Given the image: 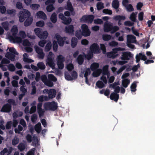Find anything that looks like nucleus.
I'll return each instance as SVG.
<instances>
[{
    "label": "nucleus",
    "mask_w": 155,
    "mask_h": 155,
    "mask_svg": "<svg viewBox=\"0 0 155 155\" xmlns=\"http://www.w3.org/2000/svg\"><path fill=\"white\" fill-rule=\"evenodd\" d=\"M47 93L48 94V96H47V97L49 100L50 99L53 98L55 97L56 91L55 90L53 89H50L49 90L45 89L43 91V93L44 94Z\"/></svg>",
    "instance_id": "nucleus-13"
},
{
    "label": "nucleus",
    "mask_w": 155,
    "mask_h": 155,
    "mask_svg": "<svg viewBox=\"0 0 155 155\" xmlns=\"http://www.w3.org/2000/svg\"><path fill=\"white\" fill-rule=\"evenodd\" d=\"M113 18L115 20H118L119 21L118 24L119 25L121 24L120 21L121 20H124L125 19V17L124 16H121L120 15H117L114 17Z\"/></svg>",
    "instance_id": "nucleus-31"
},
{
    "label": "nucleus",
    "mask_w": 155,
    "mask_h": 155,
    "mask_svg": "<svg viewBox=\"0 0 155 155\" xmlns=\"http://www.w3.org/2000/svg\"><path fill=\"white\" fill-rule=\"evenodd\" d=\"M12 35H9L8 33L7 34V36L8 38L10 41L13 42H19L21 41V38L16 36L18 32L17 27L16 25L13 26L11 31Z\"/></svg>",
    "instance_id": "nucleus-2"
},
{
    "label": "nucleus",
    "mask_w": 155,
    "mask_h": 155,
    "mask_svg": "<svg viewBox=\"0 0 155 155\" xmlns=\"http://www.w3.org/2000/svg\"><path fill=\"white\" fill-rule=\"evenodd\" d=\"M48 78L49 79L53 81H57L56 78L52 74H49L48 75Z\"/></svg>",
    "instance_id": "nucleus-58"
},
{
    "label": "nucleus",
    "mask_w": 155,
    "mask_h": 155,
    "mask_svg": "<svg viewBox=\"0 0 155 155\" xmlns=\"http://www.w3.org/2000/svg\"><path fill=\"white\" fill-rule=\"evenodd\" d=\"M23 61L26 62L31 63L34 61L28 58V54L25 53L23 54Z\"/></svg>",
    "instance_id": "nucleus-36"
},
{
    "label": "nucleus",
    "mask_w": 155,
    "mask_h": 155,
    "mask_svg": "<svg viewBox=\"0 0 155 155\" xmlns=\"http://www.w3.org/2000/svg\"><path fill=\"white\" fill-rule=\"evenodd\" d=\"M36 51L38 54V57L40 59H43L45 56V54L42 49L37 46L35 47Z\"/></svg>",
    "instance_id": "nucleus-22"
},
{
    "label": "nucleus",
    "mask_w": 155,
    "mask_h": 155,
    "mask_svg": "<svg viewBox=\"0 0 155 155\" xmlns=\"http://www.w3.org/2000/svg\"><path fill=\"white\" fill-rule=\"evenodd\" d=\"M77 39L75 38H72L71 41V46L72 47H74L77 45Z\"/></svg>",
    "instance_id": "nucleus-48"
},
{
    "label": "nucleus",
    "mask_w": 155,
    "mask_h": 155,
    "mask_svg": "<svg viewBox=\"0 0 155 155\" xmlns=\"http://www.w3.org/2000/svg\"><path fill=\"white\" fill-rule=\"evenodd\" d=\"M65 31L66 32L69 34H73L74 26L72 25L67 26L65 27Z\"/></svg>",
    "instance_id": "nucleus-26"
},
{
    "label": "nucleus",
    "mask_w": 155,
    "mask_h": 155,
    "mask_svg": "<svg viewBox=\"0 0 155 155\" xmlns=\"http://www.w3.org/2000/svg\"><path fill=\"white\" fill-rule=\"evenodd\" d=\"M11 153V151H8L7 148H5L0 152L1 155H10Z\"/></svg>",
    "instance_id": "nucleus-38"
},
{
    "label": "nucleus",
    "mask_w": 155,
    "mask_h": 155,
    "mask_svg": "<svg viewBox=\"0 0 155 155\" xmlns=\"http://www.w3.org/2000/svg\"><path fill=\"white\" fill-rule=\"evenodd\" d=\"M111 36L110 35L104 34L102 35V38L104 41H109L111 39Z\"/></svg>",
    "instance_id": "nucleus-46"
},
{
    "label": "nucleus",
    "mask_w": 155,
    "mask_h": 155,
    "mask_svg": "<svg viewBox=\"0 0 155 155\" xmlns=\"http://www.w3.org/2000/svg\"><path fill=\"white\" fill-rule=\"evenodd\" d=\"M39 140L38 138L34 136L32 138V145L33 146H37L39 144Z\"/></svg>",
    "instance_id": "nucleus-41"
},
{
    "label": "nucleus",
    "mask_w": 155,
    "mask_h": 155,
    "mask_svg": "<svg viewBox=\"0 0 155 155\" xmlns=\"http://www.w3.org/2000/svg\"><path fill=\"white\" fill-rule=\"evenodd\" d=\"M11 109V106L8 104L5 105L2 108L1 111L5 112H9Z\"/></svg>",
    "instance_id": "nucleus-30"
},
{
    "label": "nucleus",
    "mask_w": 155,
    "mask_h": 155,
    "mask_svg": "<svg viewBox=\"0 0 155 155\" xmlns=\"http://www.w3.org/2000/svg\"><path fill=\"white\" fill-rule=\"evenodd\" d=\"M41 79L45 84L49 87H51L53 85V83L47 80V76L45 75H43L41 76Z\"/></svg>",
    "instance_id": "nucleus-23"
},
{
    "label": "nucleus",
    "mask_w": 155,
    "mask_h": 155,
    "mask_svg": "<svg viewBox=\"0 0 155 155\" xmlns=\"http://www.w3.org/2000/svg\"><path fill=\"white\" fill-rule=\"evenodd\" d=\"M104 13L109 15H111L112 13V11L111 10L108 9H104L103 10Z\"/></svg>",
    "instance_id": "nucleus-64"
},
{
    "label": "nucleus",
    "mask_w": 155,
    "mask_h": 155,
    "mask_svg": "<svg viewBox=\"0 0 155 155\" xmlns=\"http://www.w3.org/2000/svg\"><path fill=\"white\" fill-rule=\"evenodd\" d=\"M136 60L137 62H138L140 60V59H141L144 61L146 60L147 59V57L145 55L142 54L141 53H140L139 54L136 55Z\"/></svg>",
    "instance_id": "nucleus-27"
},
{
    "label": "nucleus",
    "mask_w": 155,
    "mask_h": 155,
    "mask_svg": "<svg viewBox=\"0 0 155 155\" xmlns=\"http://www.w3.org/2000/svg\"><path fill=\"white\" fill-rule=\"evenodd\" d=\"M1 25L6 30H8L9 27L10 25L7 21H5L2 23Z\"/></svg>",
    "instance_id": "nucleus-40"
},
{
    "label": "nucleus",
    "mask_w": 155,
    "mask_h": 155,
    "mask_svg": "<svg viewBox=\"0 0 155 155\" xmlns=\"http://www.w3.org/2000/svg\"><path fill=\"white\" fill-rule=\"evenodd\" d=\"M58 45L57 41L54 40L53 43V48L54 51H56L57 50Z\"/></svg>",
    "instance_id": "nucleus-50"
},
{
    "label": "nucleus",
    "mask_w": 155,
    "mask_h": 155,
    "mask_svg": "<svg viewBox=\"0 0 155 155\" xmlns=\"http://www.w3.org/2000/svg\"><path fill=\"white\" fill-rule=\"evenodd\" d=\"M90 51L85 57L88 60L91 59L93 56V53L98 54L100 52L99 45L96 43L92 44L90 47Z\"/></svg>",
    "instance_id": "nucleus-4"
},
{
    "label": "nucleus",
    "mask_w": 155,
    "mask_h": 155,
    "mask_svg": "<svg viewBox=\"0 0 155 155\" xmlns=\"http://www.w3.org/2000/svg\"><path fill=\"white\" fill-rule=\"evenodd\" d=\"M36 15L37 17L40 18H41L45 20L47 18L46 15L43 12L41 11L38 12L36 14Z\"/></svg>",
    "instance_id": "nucleus-29"
},
{
    "label": "nucleus",
    "mask_w": 155,
    "mask_h": 155,
    "mask_svg": "<svg viewBox=\"0 0 155 155\" xmlns=\"http://www.w3.org/2000/svg\"><path fill=\"white\" fill-rule=\"evenodd\" d=\"M19 38H21V41L19 42H13V43H20L21 42L22 39L25 38L26 36V34L24 31H20L18 34ZM18 37V36H17Z\"/></svg>",
    "instance_id": "nucleus-33"
},
{
    "label": "nucleus",
    "mask_w": 155,
    "mask_h": 155,
    "mask_svg": "<svg viewBox=\"0 0 155 155\" xmlns=\"http://www.w3.org/2000/svg\"><path fill=\"white\" fill-rule=\"evenodd\" d=\"M54 39L57 40L59 45L60 46H63L64 41L66 40L65 42L67 44L68 43L69 41L68 40H66L67 39V38H62L58 34L55 35Z\"/></svg>",
    "instance_id": "nucleus-14"
},
{
    "label": "nucleus",
    "mask_w": 155,
    "mask_h": 155,
    "mask_svg": "<svg viewBox=\"0 0 155 155\" xmlns=\"http://www.w3.org/2000/svg\"><path fill=\"white\" fill-rule=\"evenodd\" d=\"M82 31L80 30L77 31L75 33L76 36L78 38L81 39L82 35L85 37L89 36L91 34L90 31L87 26L85 24L82 25L81 27Z\"/></svg>",
    "instance_id": "nucleus-3"
},
{
    "label": "nucleus",
    "mask_w": 155,
    "mask_h": 155,
    "mask_svg": "<svg viewBox=\"0 0 155 155\" xmlns=\"http://www.w3.org/2000/svg\"><path fill=\"white\" fill-rule=\"evenodd\" d=\"M94 18L92 15H84L81 19V21L83 22L91 23L92 21Z\"/></svg>",
    "instance_id": "nucleus-18"
},
{
    "label": "nucleus",
    "mask_w": 155,
    "mask_h": 155,
    "mask_svg": "<svg viewBox=\"0 0 155 155\" xmlns=\"http://www.w3.org/2000/svg\"><path fill=\"white\" fill-rule=\"evenodd\" d=\"M101 81H99L96 83V85L99 88L104 87L107 82L106 77L104 75L101 76Z\"/></svg>",
    "instance_id": "nucleus-16"
},
{
    "label": "nucleus",
    "mask_w": 155,
    "mask_h": 155,
    "mask_svg": "<svg viewBox=\"0 0 155 155\" xmlns=\"http://www.w3.org/2000/svg\"><path fill=\"white\" fill-rule=\"evenodd\" d=\"M66 68L68 71H70L74 69V66L72 64L70 63L67 65Z\"/></svg>",
    "instance_id": "nucleus-59"
},
{
    "label": "nucleus",
    "mask_w": 155,
    "mask_h": 155,
    "mask_svg": "<svg viewBox=\"0 0 155 155\" xmlns=\"http://www.w3.org/2000/svg\"><path fill=\"white\" fill-rule=\"evenodd\" d=\"M57 65L59 69H62L64 67L63 62L64 61V58L61 55L57 56Z\"/></svg>",
    "instance_id": "nucleus-15"
},
{
    "label": "nucleus",
    "mask_w": 155,
    "mask_h": 155,
    "mask_svg": "<svg viewBox=\"0 0 155 155\" xmlns=\"http://www.w3.org/2000/svg\"><path fill=\"white\" fill-rule=\"evenodd\" d=\"M130 84V81L127 79H124L122 81V85L124 87H127Z\"/></svg>",
    "instance_id": "nucleus-42"
},
{
    "label": "nucleus",
    "mask_w": 155,
    "mask_h": 155,
    "mask_svg": "<svg viewBox=\"0 0 155 155\" xmlns=\"http://www.w3.org/2000/svg\"><path fill=\"white\" fill-rule=\"evenodd\" d=\"M97 6L98 10H99L104 8L103 4L101 2H98L97 5Z\"/></svg>",
    "instance_id": "nucleus-63"
},
{
    "label": "nucleus",
    "mask_w": 155,
    "mask_h": 155,
    "mask_svg": "<svg viewBox=\"0 0 155 155\" xmlns=\"http://www.w3.org/2000/svg\"><path fill=\"white\" fill-rule=\"evenodd\" d=\"M119 29L117 26H113L112 23L108 21L105 22L104 25V30L105 32L110 31L111 33H114Z\"/></svg>",
    "instance_id": "nucleus-6"
},
{
    "label": "nucleus",
    "mask_w": 155,
    "mask_h": 155,
    "mask_svg": "<svg viewBox=\"0 0 155 155\" xmlns=\"http://www.w3.org/2000/svg\"><path fill=\"white\" fill-rule=\"evenodd\" d=\"M48 98L47 96L41 95L39 96L38 98V101L40 102H42L44 101H48Z\"/></svg>",
    "instance_id": "nucleus-43"
},
{
    "label": "nucleus",
    "mask_w": 155,
    "mask_h": 155,
    "mask_svg": "<svg viewBox=\"0 0 155 155\" xmlns=\"http://www.w3.org/2000/svg\"><path fill=\"white\" fill-rule=\"evenodd\" d=\"M22 45L26 47L25 49L27 52H31L32 51V49L31 47V44L28 40H24L23 41Z\"/></svg>",
    "instance_id": "nucleus-17"
},
{
    "label": "nucleus",
    "mask_w": 155,
    "mask_h": 155,
    "mask_svg": "<svg viewBox=\"0 0 155 155\" xmlns=\"http://www.w3.org/2000/svg\"><path fill=\"white\" fill-rule=\"evenodd\" d=\"M48 5L47 7V10L49 12L52 11L54 9L53 6L52 5Z\"/></svg>",
    "instance_id": "nucleus-60"
},
{
    "label": "nucleus",
    "mask_w": 155,
    "mask_h": 155,
    "mask_svg": "<svg viewBox=\"0 0 155 155\" xmlns=\"http://www.w3.org/2000/svg\"><path fill=\"white\" fill-rule=\"evenodd\" d=\"M109 66L108 65H106L104 66L103 68L102 75H107V77L110 76V73L108 71Z\"/></svg>",
    "instance_id": "nucleus-28"
},
{
    "label": "nucleus",
    "mask_w": 155,
    "mask_h": 155,
    "mask_svg": "<svg viewBox=\"0 0 155 155\" xmlns=\"http://www.w3.org/2000/svg\"><path fill=\"white\" fill-rule=\"evenodd\" d=\"M52 45L51 42H48L46 44L45 48V50L46 51H48L50 50L51 48Z\"/></svg>",
    "instance_id": "nucleus-47"
},
{
    "label": "nucleus",
    "mask_w": 155,
    "mask_h": 155,
    "mask_svg": "<svg viewBox=\"0 0 155 155\" xmlns=\"http://www.w3.org/2000/svg\"><path fill=\"white\" fill-rule=\"evenodd\" d=\"M110 98L111 100H114L117 102L119 98V94L115 92L112 93L110 95Z\"/></svg>",
    "instance_id": "nucleus-32"
},
{
    "label": "nucleus",
    "mask_w": 155,
    "mask_h": 155,
    "mask_svg": "<svg viewBox=\"0 0 155 155\" xmlns=\"http://www.w3.org/2000/svg\"><path fill=\"white\" fill-rule=\"evenodd\" d=\"M125 7L128 12H130L134 10V8L131 4H128Z\"/></svg>",
    "instance_id": "nucleus-52"
},
{
    "label": "nucleus",
    "mask_w": 155,
    "mask_h": 155,
    "mask_svg": "<svg viewBox=\"0 0 155 155\" xmlns=\"http://www.w3.org/2000/svg\"><path fill=\"white\" fill-rule=\"evenodd\" d=\"M59 17L63 21V23L65 24H68L71 22V18H67L62 14H60Z\"/></svg>",
    "instance_id": "nucleus-21"
},
{
    "label": "nucleus",
    "mask_w": 155,
    "mask_h": 155,
    "mask_svg": "<svg viewBox=\"0 0 155 155\" xmlns=\"http://www.w3.org/2000/svg\"><path fill=\"white\" fill-rule=\"evenodd\" d=\"M25 148V145L22 143H20L18 146V149L21 151L23 150Z\"/></svg>",
    "instance_id": "nucleus-56"
},
{
    "label": "nucleus",
    "mask_w": 155,
    "mask_h": 155,
    "mask_svg": "<svg viewBox=\"0 0 155 155\" xmlns=\"http://www.w3.org/2000/svg\"><path fill=\"white\" fill-rule=\"evenodd\" d=\"M77 74L76 72L74 71L71 73V76L68 75V73H66L65 74V78L68 80H72L77 78Z\"/></svg>",
    "instance_id": "nucleus-20"
},
{
    "label": "nucleus",
    "mask_w": 155,
    "mask_h": 155,
    "mask_svg": "<svg viewBox=\"0 0 155 155\" xmlns=\"http://www.w3.org/2000/svg\"><path fill=\"white\" fill-rule=\"evenodd\" d=\"M70 11L72 15H74V12H73V9L71 3L69 2H68L67 3V8H65Z\"/></svg>",
    "instance_id": "nucleus-34"
},
{
    "label": "nucleus",
    "mask_w": 155,
    "mask_h": 155,
    "mask_svg": "<svg viewBox=\"0 0 155 155\" xmlns=\"http://www.w3.org/2000/svg\"><path fill=\"white\" fill-rule=\"evenodd\" d=\"M127 45L131 49H135L134 46L131 43L136 42V37L132 35H128L127 36Z\"/></svg>",
    "instance_id": "nucleus-11"
},
{
    "label": "nucleus",
    "mask_w": 155,
    "mask_h": 155,
    "mask_svg": "<svg viewBox=\"0 0 155 155\" xmlns=\"http://www.w3.org/2000/svg\"><path fill=\"white\" fill-rule=\"evenodd\" d=\"M137 12H133L130 15V18L133 21H135L136 20V18Z\"/></svg>",
    "instance_id": "nucleus-45"
},
{
    "label": "nucleus",
    "mask_w": 155,
    "mask_h": 155,
    "mask_svg": "<svg viewBox=\"0 0 155 155\" xmlns=\"http://www.w3.org/2000/svg\"><path fill=\"white\" fill-rule=\"evenodd\" d=\"M84 77L86 79V83L90 85L88 83L87 80V77L90 75L91 74V71L90 69L89 68H86L84 70Z\"/></svg>",
    "instance_id": "nucleus-25"
},
{
    "label": "nucleus",
    "mask_w": 155,
    "mask_h": 155,
    "mask_svg": "<svg viewBox=\"0 0 155 155\" xmlns=\"http://www.w3.org/2000/svg\"><path fill=\"white\" fill-rule=\"evenodd\" d=\"M35 128L37 133H39L41 130V125L40 123H38L35 126Z\"/></svg>",
    "instance_id": "nucleus-39"
},
{
    "label": "nucleus",
    "mask_w": 155,
    "mask_h": 155,
    "mask_svg": "<svg viewBox=\"0 0 155 155\" xmlns=\"http://www.w3.org/2000/svg\"><path fill=\"white\" fill-rule=\"evenodd\" d=\"M10 62L6 58H3L2 61L1 63H0V67L2 68L3 71H5L7 70V68L6 66H4L3 64H8Z\"/></svg>",
    "instance_id": "nucleus-24"
},
{
    "label": "nucleus",
    "mask_w": 155,
    "mask_h": 155,
    "mask_svg": "<svg viewBox=\"0 0 155 155\" xmlns=\"http://www.w3.org/2000/svg\"><path fill=\"white\" fill-rule=\"evenodd\" d=\"M119 2L117 0H114L112 3V6L113 8L116 10L117 12L118 10L117 9L119 6Z\"/></svg>",
    "instance_id": "nucleus-35"
},
{
    "label": "nucleus",
    "mask_w": 155,
    "mask_h": 155,
    "mask_svg": "<svg viewBox=\"0 0 155 155\" xmlns=\"http://www.w3.org/2000/svg\"><path fill=\"white\" fill-rule=\"evenodd\" d=\"M47 59L46 60V65H48L52 69H54L55 68V64L54 61V54L52 52H50L47 56Z\"/></svg>",
    "instance_id": "nucleus-8"
},
{
    "label": "nucleus",
    "mask_w": 155,
    "mask_h": 155,
    "mask_svg": "<svg viewBox=\"0 0 155 155\" xmlns=\"http://www.w3.org/2000/svg\"><path fill=\"white\" fill-rule=\"evenodd\" d=\"M19 17V21L20 22H23L25 18L28 17L24 23L25 26H28L30 25L32 23L33 18L29 17L31 16V13L28 10L24 9L22 11H21L18 14Z\"/></svg>",
    "instance_id": "nucleus-1"
},
{
    "label": "nucleus",
    "mask_w": 155,
    "mask_h": 155,
    "mask_svg": "<svg viewBox=\"0 0 155 155\" xmlns=\"http://www.w3.org/2000/svg\"><path fill=\"white\" fill-rule=\"evenodd\" d=\"M36 26L39 27H43L45 25V22L43 21H39L36 23Z\"/></svg>",
    "instance_id": "nucleus-51"
},
{
    "label": "nucleus",
    "mask_w": 155,
    "mask_h": 155,
    "mask_svg": "<svg viewBox=\"0 0 155 155\" xmlns=\"http://www.w3.org/2000/svg\"><path fill=\"white\" fill-rule=\"evenodd\" d=\"M51 110H55L58 108V104L54 101L50 102Z\"/></svg>",
    "instance_id": "nucleus-37"
},
{
    "label": "nucleus",
    "mask_w": 155,
    "mask_h": 155,
    "mask_svg": "<svg viewBox=\"0 0 155 155\" xmlns=\"http://www.w3.org/2000/svg\"><path fill=\"white\" fill-rule=\"evenodd\" d=\"M50 102H47L44 104L43 106L44 110L42 108V103H38L37 105L38 112L40 117L42 116L44 114L45 110H51Z\"/></svg>",
    "instance_id": "nucleus-5"
},
{
    "label": "nucleus",
    "mask_w": 155,
    "mask_h": 155,
    "mask_svg": "<svg viewBox=\"0 0 155 155\" xmlns=\"http://www.w3.org/2000/svg\"><path fill=\"white\" fill-rule=\"evenodd\" d=\"M125 49L121 48H118L113 49V51L107 53V56L110 58H114L117 57L118 55L117 54L118 51H124Z\"/></svg>",
    "instance_id": "nucleus-12"
},
{
    "label": "nucleus",
    "mask_w": 155,
    "mask_h": 155,
    "mask_svg": "<svg viewBox=\"0 0 155 155\" xmlns=\"http://www.w3.org/2000/svg\"><path fill=\"white\" fill-rule=\"evenodd\" d=\"M133 56V55L130 52H126L123 53L122 54L120 57L122 60L127 61L130 58Z\"/></svg>",
    "instance_id": "nucleus-19"
},
{
    "label": "nucleus",
    "mask_w": 155,
    "mask_h": 155,
    "mask_svg": "<svg viewBox=\"0 0 155 155\" xmlns=\"http://www.w3.org/2000/svg\"><path fill=\"white\" fill-rule=\"evenodd\" d=\"M19 142V139L17 137H15L12 140V144L13 145L17 144Z\"/></svg>",
    "instance_id": "nucleus-57"
},
{
    "label": "nucleus",
    "mask_w": 155,
    "mask_h": 155,
    "mask_svg": "<svg viewBox=\"0 0 155 155\" xmlns=\"http://www.w3.org/2000/svg\"><path fill=\"white\" fill-rule=\"evenodd\" d=\"M23 130V127L20 125H19L18 126V128L15 129V131L16 133L19 134L20 132L21 131Z\"/></svg>",
    "instance_id": "nucleus-55"
},
{
    "label": "nucleus",
    "mask_w": 155,
    "mask_h": 155,
    "mask_svg": "<svg viewBox=\"0 0 155 155\" xmlns=\"http://www.w3.org/2000/svg\"><path fill=\"white\" fill-rule=\"evenodd\" d=\"M40 7V5L37 4H32L30 5L31 8L34 10L37 9Z\"/></svg>",
    "instance_id": "nucleus-62"
},
{
    "label": "nucleus",
    "mask_w": 155,
    "mask_h": 155,
    "mask_svg": "<svg viewBox=\"0 0 155 155\" xmlns=\"http://www.w3.org/2000/svg\"><path fill=\"white\" fill-rule=\"evenodd\" d=\"M99 64L98 63L94 62L91 65L90 68L93 71L92 76L94 77H98L101 73V69H97L99 67Z\"/></svg>",
    "instance_id": "nucleus-7"
},
{
    "label": "nucleus",
    "mask_w": 155,
    "mask_h": 155,
    "mask_svg": "<svg viewBox=\"0 0 155 155\" xmlns=\"http://www.w3.org/2000/svg\"><path fill=\"white\" fill-rule=\"evenodd\" d=\"M8 51L7 50V52L5 56L12 61H14L15 60V55H18V53L13 48H8Z\"/></svg>",
    "instance_id": "nucleus-10"
},
{
    "label": "nucleus",
    "mask_w": 155,
    "mask_h": 155,
    "mask_svg": "<svg viewBox=\"0 0 155 155\" xmlns=\"http://www.w3.org/2000/svg\"><path fill=\"white\" fill-rule=\"evenodd\" d=\"M37 65L38 67L41 69H44L45 68V66L44 63L40 62L38 63Z\"/></svg>",
    "instance_id": "nucleus-53"
},
{
    "label": "nucleus",
    "mask_w": 155,
    "mask_h": 155,
    "mask_svg": "<svg viewBox=\"0 0 155 155\" xmlns=\"http://www.w3.org/2000/svg\"><path fill=\"white\" fill-rule=\"evenodd\" d=\"M22 113L21 112H14L13 114V117L14 118H16L18 116H21L22 115Z\"/></svg>",
    "instance_id": "nucleus-54"
},
{
    "label": "nucleus",
    "mask_w": 155,
    "mask_h": 155,
    "mask_svg": "<svg viewBox=\"0 0 155 155\" xmlns=\"http://www.w3.org/2000/svg\"><path fill=\"white\" fill-rule=\"evenodd\" d=\"M84 61V57L81 55H79L78 58V64H82Z\"/></svg>",
    "instance_id": "nucleus-49"
},
{
    "label": "nucleus",
    "mask_w": 155,
    "mask_h": 155,
    "mask_svg": "<svg viewBox=\"0 0 155 155\" xmlns=\"http://www.w3.org/2000/svg\"><path fill=\"white\" fill-rule=\"evenodd\" d=\"M137 85L136 83L135 82H134L131 85L130 87L131 90V91H136V87Z\"/></svg>",
    "instance_id": "nucleus-61"
},
{
    "label": "nucleus",
    "mask_w": 155,
    "mask_h": 155,
    "mask_svg": "<svg viewBox=\"0 0 155 155\" xmlns=\"http://www.w3.org/2000/svg\"><path fill=\"white\" fill-rule=\"evenodd\" d=\"M51 20L53 23H55L57 21V15L55 13H53L51 17Z\"/></svg>",
    "instance_id": "nucleus-44"
},
{
    "label": "nucleus",
    "mask_w": 155,
    "mask_h": 155,
    "mask_svg": "<svg viewBox=\"0 0 155 155\" xmlns=\"http://www.w3.org/2000/svg\"><path fill=\"white\" fill-rule=\"evenodd\" d=\"M34 31L36 35L41 39H45L48 35V33L47 31L42 32V29L39 28H35Z\"/></svg>",
    "instance_id": "nucleus-9"
}]
</instances>
